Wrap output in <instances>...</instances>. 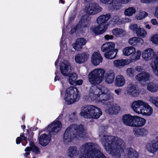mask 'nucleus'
I'll return each mask as SVG.
<instances>
[{"label": "nucleus", "instance_id": "f257e3e1", "mask_svg": "<svg viewBox=\"0 0 158 158\" xmlns=\"http://www.w3.org/2000/svg\"><path fill=\"white\" fill-rule=\"evenodd\" d=\"M102 143L105 150L114 156L121 158V154L124 153L125 143L121 139L108 135H103L101 139Z\"/></svg>", "mask_w": 158, "mask_h": 158}, {"label": "nucleus", "instance_id": "f03ea898", "mask_svg": "<svg viewBox=\"0 0 158 158\" xmlns=\"http://www.w3.org/2000/svg\"><path fill=\"white\" fill-rule=\"evenodd\" d=\"M97 94L98 102L105 105L106 112L110 114H117L120 110V106L117 104H112L113 97L111 94H107L103 92L101 89Z\"/></svg>", "mask_w": 158, "mask_h": 158}, {"label": "nucleus", "instance_id": "7ed1b4c3", "mask_svg": "<svg viewBox=\"0 0 158 158\" xmlns=\"http://www.w3.org/2000/svg\"><path fill=\"white\" fill-rule=\"evenodd\" d=\"M85 135V130L83 125L73 124L66 129L64 133L63 139L64 142H70L74 138H84Z\"/></svg>", "mask_w": 158, "mask_h": 158}, {"label": "nucleus", "instance_id": "20e7f679", "mask_svg": "<svg viewBox=\"0 0 158 158\" xmlns=\"http://www.w3.org/2000/svg\"><path fill=\"white\" fill-rule=\"evenodd\" d=\"M80 115L85 118L97 119L102 114L101 110L96 106L87 105L85 106Z\"/></svg>", "mask_w": 158, "mask_h": 158}, {"label": "nucleus", "instance_id": "39448f33", "mask_svg": "<svg viewBox=\"0 0 158 158\" xmlns=\"http://www.w3.org/2000/svg\"><path fill=\"white\" fill-rule=\"evenodd\" d=\"M105 72V70L101 68L94 70L88 75L89 82L94 85L99 84L104 79Z\"/></svg>", "mask_w": 158, "mask_h": 158}, {"label": "nucleus", "instance_id": "423d86ee", "mask_svg": "<svg viewBox=\"0 0 158 158\" xmlns=\"http://www.w3.org/2000/svg\"><path fill=\"white\" fill-rule=\"evenodd\" d=\"M79 91L75 86L70 87L66 90L64 100L68 105L73 103L80 98Z\"/></svg>", "mask_w": 158, "mask_h": 158}, {"label": "nucleus", "instance_id": "0eeeda50", "mask_svg": "<svg viewBox=\"0 0 158 158\" xmlns=\"http://www.w3.org/2000/svg\"><path fill=\"white\" fill-rule=\"evenodd\" d=\"M114 44L112 42L106 43L102 46L101 49L104 52L105 57L108 59L114 58L118 52L117 49H114Z\"/></svg>", "mask_w": 158, "mask_h": 158}, {"label": "nucleus", "instance_id": "6e6552de", "mask_svg": "<svg viewBox=\"0 0 158 158\" xmlns=\"http://www.w3.org/2000/svg\"><path fill=\"white\" fill-rule=\"evenodd\" d=\"M91 18L87 15L82 16L78 23L73 27H71L70 33L73 34L77 31L83 30V28H89L90 25Z\"/></svg>", "mask_w": 158, "mask_h": 158}, {"label": "nucleus", "instance_id": "1a4fd4ad", "mask_svg": "<svg viewBox=\"0 0 158 158\" xmlns=\"http://www.w3.org/2000/svg\"><path fill=\"white\" fill-rule=\"evenodd\" d=\"M61 74L65 76H68L69 83L71 85H73L75 83L77 78V75L76 73H69L68 72L69 66L64 63L61 64L60 68Z\"/></svg>", "mask_w": 158, "mask_h": 158}, {"label": "nucleus", "instance_id": "9d476101", "mask_svg": "<svg viewBox=\"0 0 158 158\" xmlns=\"http://www.w3.org/2000/svg\"><path fill=\"white\" fill-rule=\"evenodd\" d=\"M129 2V0H112L109 3V7L111 10H117L122 7V4H125Z\"/></svg>", "mask_w": 158, "mask_h": 158}, {"label": "nucleus", "instance_id": "9b49d317", "mask_svg": "<svg viewBox=\"0 0 158 158\" xmlns=\"http://www.w3.org/2000/svg\"><path fill=\"white\" fill-rule=\"evenodd\" d=\"M111 16V15L110 14L101 15L97 19V23L98 24L102 26L103 28L106 27L107 29L108 25L107 21Z\"/></svg>", "mask_w": 158, "mask_h": 158}, {"label": "nucleus", "instance_id": "f8f14e48", "mask_svg": "<svg viewBox=\"0 0 158 158\" xmlns=\"http://www.w3.org/2000/svg\"><path fill=\"white\" fill-rule=\"evenodd\" d=\"M131 29L135 33L138 37L144 38L147 34V31L144 28H140L137 24H134L130 27Z\"/></svg>", "mask_w": 158, "mask_h": 158}, {"label": "nucleus", "instance_id": "ddd939ff", "mask_svg": "<svg viewBox=\"0 0 158 158\" xmlns=\"http://www.w3.org/2000/svg\"><path fill=\"white\" fill-rule=\"evenodd\" d=\"M102 8L95 3L90 4L87 9L86 13L89 15L96 14L102 11Z\"/></svg>", "mask_w": 158, "mask_h": 158}, {"label": "nucleus", "instance_id": "4468645a", "mask_svg": "<svg viewBox=\"0 0 158 158\" xmlns=\"http://www.w3.org/2000/svg\"><path fill=\"white\" fill-rule=\"evenodd\" d=\"M135 119V115L132 116L130 114H124L122 117L123 123L126 126L130 127H134Z\"/></svg>", "mask_w": 158, "mask_h": 158}, {"label": "nucleus", "instance_id": "2eb2a0df", "mask_svg": "<svg viewBox=\"0 0 158 158\" xmlns=\"http://www.w3.org/2000/svg\"><path fill=\"white\" fill-rule=\"evenodd\" d=\"M155 53L153 50L151 48H148L143 51L142 54L143 58L146 60H152V61L155 60Z\"/></svg>", "mask_w": 158, "mask_h": 158}, {"label": "nucleus", "instance_id": "dca6fc26", "mask_svg": "<svg viewBox=\"0 0 158 158\" xmlns=\"http://www.w3.org/2000/svg\"><path fill=\"white\" fill-rule=\"evenodd\" d=\"M89 54L86 52L78 54L75 57L76 63L78 64H82L87 61L89 58Z\"/></svg>", "mask_w": 158, "mask_h": 158}, {"label": "nucleus", "instance_id": "f3484780", "mask_svg": "<svg viewBox=\"0 0 158 158\" xmlns=\"http://www.w3.org/2000/svg\"><path fill=\"white\" fill-rule=\"evenodd\" d=\"M144 102L141 100L135 101L132 103L131 107L135 112L138 114H140Z\"/></svg>", "mask_w": 158, "mask_h": 158}, {"label": "nucleus", "instance_id": "a211bd4d", "mask_svg": "<svg viewBox=\"0 0 158 158\" xmlns=\"http://www.w3.org/2000/svg\"><path fill=\"white\" fill-rule=\"evenodd\" d=\"M127 93L134 97H136L139 95V91L137 89L136 86L130 83L127 87Z\"/></svg>", "mask_w": 158, "mask_h": 158}, {"label": "nucleus", "instance_id": "6ab92c4d", "mask_svg": "<svg viewBox=\"0 0 158 158\" xmlns=\"http://www.w3.org/2000/svg\"><path fill=\"white\" fill-rule=\"evenodd\" d=\"M102 58L100 54L98 52H94L91 57V62L95 66L98 65L102 61Z\"/></svg>", "mask_w": 158, "mask_h": 158}, {"label": "nucleus", "instance_id": "aec40b11", "mask_svg": "<svg viewBox=\"0 0 158 158\" xmlns=\"http://www.w3.org/2000/svg\"><path fill=\"white\" fill-rule=\"evenodd\" d=\"M62 127L61 122L57 121L50 124V128H51V131H50V133L51 132H54L57 133L60 131ZM51 135L50 134V141L51 140Z\"/></svg>", "mask_w": 158, "mask_h": 158}, {"label": "nucleus", "instance_id": "412c9836", "mask_svg": "<svg viewBox=\"0 0 158 158\" xmlns=\"http://www.w3.org/2000/svg\"><path fill=\"white\" fill-rule=\"evenodd\" d=\"M140 114L146 116L151 115L153 113L152 108L146 103L144 102Z\"/></svg>", "mask_w": 158, "mask_h": 158}, {"label": "nucleus", "instance_id": "4be33fe9", "mask_svg": "<svg viewBox=\"0 0 158 158\" xmlns=\"http://www.w3.org/2000/svg\"><path fill=\"white\" fill-rule=\"evenodd\" d=\"M91 30L96 35H101L107 30L106 27L103 28L102 26L98 24V26L91 27Z\"/></svg>", "mask_w": 158, "mask_h": 158}, {"label": "nucleus", "instance_id": "5701e85b", "mask_svg": "<svg viewBox=\"0 0 158 158\" xmlns=\"http://www.w3.org/2000/svg\"><path fill=\"white\" fill-rule=\"evenodd\" d=\"M86 44V40L83 38L77 39L73 45V48L77 51H80L83 46Z\"/></svg>", "mask_w": 158, "mask_h": 158}, {"label": "nucleus", "instance_id": "b1692460", "mask_svg": "<svg viewBox=\"0 0 158 158\" xmlns=\"http://www.w3.org/2000/svg\"><path fill=\"white\" fill-rule=\"evenodd\" d=\"M150 77L149 74L148 73L145 72H143L138 74L135 77L137 80L139 81H148Z\"/></svg>", "mask_w": 158, "mask_h": 158}, {"label": "nucleus", "instance_id": "393cba45", "mask_svg": "<svg viewBox=\"0 0 158 158\" xmlns=\"http://www.w3.org/2000/svg\"><path fill=\"white\" fill-rule=\"evenodd\" d=\"M39 141L41 145L45 147L49 143V137L45 134H42L40 136Z\"/></svg>", "mask_w": 158, "mask_h": 158}, {"label": "nucleus", "instance_id": "a878e982", "mask_svg": "<svg viewBox=\"0 0 158 158\" xmlns=\"http://www.w3.org/2000/svg\"><path fill=\"white\" fill-rule=\"evenodd\" d=\"M143 42V40L142 38L137 37L131 38L128 41L129 43L133 46H139L142 45Z\"/></svg>", "mask_w": 158, "mask_h": 158}, {"label": "nucleus", "instance_id": "bb28decb", "mask_svg": "<svg viewBox=\"0 0 158 158\" xmlns=\"http://www.w3.org/2000/svg\"><path fill=\"white\" fill-rule=\"evenodd\" d=\"M67 155L71 158H74V156L79 154V151L75 146H71L68 150Z\"/></svg>", "mask_w": 158, "mask_h": 158}, {"label": "nucleus", "instance_id": "cd10ccee", "mask_svg": "<svg viewBox=\"0 0 158 158\" xmlns=\"http://www.w3.org/2000/svg\"><path fill=\"white\" fill-rule=\"evenodd\" d=\"M133 131L135 135L137 137L145 135L148 133V131L144 128H134Z\"/></svg>", "mask_w": 158, "mask_h": 158}, {"label": "nucleus", "instance_id": "c85d7f7f", "mask_svg": "<svg viewBox=\"0 0 158 158\" xmlns=\"http://www.w3.org/2000/svg\"><path fill=\"white\" fill-rule=\"evenodd\" d=\"M134 127H142L145 123L146 120L144 118L135 115V119L134 121Z\"/></svg>", "mask_w": 158, "mask_h": 158}, {"label": "nucleus", "instance_id": "c756f323", "mask_svg": "<svg viewBox=\"0 0 158 158\" xmlns=\"http://www.w3.org/2000/svg\"><path fill=\"white\" fill-rule=\"evenodd\" d=\"M125 82L124 77L122 75L117 76L115 81V85L118 87L123 86Z\"/></svg>", "mask_w": 158, "mask_h": 158}, {"label": "nucleus", "instance_id": "7c9ffc66", "mask_svg": "<svg viewBox=\"0 0 158 158\" xmlns=\"http://www.w3.org/2000/svg\"><path fill=\"white\" fill-rule=\"evenodd\" d=\"M115 78V73L113 72L109 73L105 75V80L106 82L108 84L112 83Z\"/></svg>", "mask_w": 158, "mask_h": 158}, {"label": "nucleus", "instance_id": "2f4dec72", "mask_svg": "<svg viewBox=\"0 0 158 158\" xmlns=\"http://www.w3.org/2000/svg\"><path fill=\"white\" fill-rule=\"evenodd\" d=\"M127 154L128 158H137L138 154L134 149L129 148L127 149Z\"/></svg>", "mask_w": 158, "mask_h": 158}, {"label": "nucleus", "instance_id": "473e14b6", "mask_svg": "<svg viewBox=\"0 0 158 158\" xmlns=\"http://www.w3.org/2000/svg\"><path fill=\"white\" fill-rule=\"evenodd\" d=\"M154 56L155 57L154 64L152 63H151V65L154 73L156 76H158V56L156 54V56Z\"/></svg>", "mask_w": 158, "mask_h": 158}, {"label": "nucleus", "instance_id": "72a5a7b5", "mask_svg": "<svg viewBox=\"0 0 158 158\" xmlns=\"http://www.w3.org/2000/svg\"><path fill=\"white\" fill-rule=\"evenodd\" d=\"M147 148L149 152L154 153L158 150V142L153 143L152 144H150L149 147L147 146Z\"/></svg>", "mask_w": 158, "mask_h": 158}, {"label": "nucleus", "instance_id": "f704fd0d", "mask_svg": "<svg viewBox=\"0 0 158 158\" xmlns=\"http://www.w3.org/2000/svg\"><path fill=\"white\" fill-rule=\"evenodd\" d=\"M114 64L115 66L117 67L123 66L127 64L126 60L124 59L115 60L114 61Z\"/></svg>", "mask_w": 158, "mask_h": 158}, {"label": "nucleus", "instance_id": "c9c22d12", "mask_svg": "<svg viewBox=\"0 0 158 158\" xmlns=\"http://www.w3.org/2000/svg\"><path fill=\"white\" fill-rule=\"evenodd\" d=\"M147 88L152 92H155L158 90V87L152 82H150L148 84Z\"/></svg>", "mask_w": 158, "mask_h": 158}, {"label": "nucleus", "instance_id": "e433bc0d", "mask_svg": "<svg viewBox=\"0 0 158 158\" xmlns=\"http://www.w3.org/2000/svg\"><path fill=\"white\" fill-rule=\"evenodd\" d=\"M136 11V10L134 7H129L125 10L124 13L126 16H131L135 13Z\"/></svg>", "mask_w": 158, "mask_h": 158}, {"label": "nucleus", "instance_id": "4c0bfd02", "mask_svg": "<svg viewBox=\"0 0 158 158\" xmlns=\"http://www.w3.org/2000/svg\"><path fill=\"white\" fill-rule=\"evenodd\" d=\"M141 54V52L140 51L138 50L136 52L135 51L133 53V57L132 58V60H137L139 59Z\"/></svg>", "mask_w": 158, "mask_h": 158}, {"label": "nucleus", "instance_id": "58836bf2", "mask_svg": "<svg viewBox=\"0 0 158 158\" xmlns=\"http://www.w3.org/2000/svg\"><path fill=\"white\" fill-rule=\"evenodd\" d=\"M26 135L27 136H28V140L29 141H33V135L34 133L33 132H30L29 130H27Z\"/></svg>", "mask_w": 158, "mask_h": 158}, {"label": "nucleus", "instance_id": "ea45409f", "mask_svg": "<svg viewBox=\"0 0 158 158\" xmlns=\"http://www.w3.org/2000/svg\"><path fill=\"white\" fill-rule=\"evenodd\" d=\"M150 101L156 106L158 107V97H152L150 99Z\"/></svg>", "mask_w": 158, "mask_h": 158}, {"label": "nucleus", "instance_id": "a19ab883", "mask_svg": "<svg viewBox=\"0 0 158 158\" xmlns=\"http://www.w3.org/2000/svg\"><path fill=\"white\" fill-rule=\"evenodd\" d=\"M113 19L114 20V21L115 23L117 24L120 25L123 23L122 21L118 16L114 17Z\"/></svg>", "mask_w": 158, "mask_h": 158}, {"label": "nucleus", "instance_id": "79ce46f5", "mask_svg": "<svg viewBox=\"0 0 158 158\" xmlns=\"http://www.w3.org/2000/svg\"><path fill=\"white\" fill-rule=\"evenodd\" d=\"M148 15V14L147 13L144 11H142L140 13L139 16V18L138 19H142L146 17Z\"/></svg>", "mask_w": 158, "mask_h": 158}, {"label": "nucleus", "instance_id": "37998d69", "mask_svg": "<svg viewBox=\"0 0 158 158\" xmlns=\"http://www.w3.org/2000/svg\"><path fill=\"white\" fill-rule=\"evenodd\" d=\"M32 151L35 154H38L40 153V149L37 146H35L32 148Z\"/></svg>", "mask_w": 158, "mask_h": 158}, {"label": "nucleus", "instance_id": "c03bdc74", "mask_svg": "<svg viewBox=\"0 0 158 158\" xmlns=\"http://www.w3.org/2000/svg\"><path fill=\"white\" fill-rule=\"evenodd\" d=\"M151 40L153 43L158 44V36H153L151 38Z\"/></svg>", "mask_w": 158, "mask_h": 158}, {"label": "nucleus", "instance_id": "a18cd8bd", "mask_svg": "<svg viewBox=\"0 0 158 158\" xmlns=\"http://www.w3.org/2000/svg\"><path fill=\"white\" fill-rule=\"evenodd\" d=\"M123 54L125 56H128L130 55L129 49L128 47H126L123 49Z\"/></svg>", "mask_w": 158, "mask_h": 158}, {"label": "nucleus", "instance_id": "49530a36", "mask_svg": "<svg viewBox=\"0 0 158 158\" xmlns=\"http://www.w3.org/2000/svg\"><path fill=\"white\" fill-rule=\"evenodd\" d=\"M129 49V52L130 53V55L131 54V59L133 58V53L135 51V48L133 47H128Z\"/></svg>", "mask_w": 158, "mask_h": 158}, {"label": "nucleus", "instance_id": "de8ad7c7", "mask_svg": "<svg viewBox=\"0 0 158 158\" xmlns=\"http://www.w3.org/2000/svg\"><path fill=\"white\" fill-rule=\"evenodd\" d=\"M124 32H125L123 30L120 29L118 34V35L116 36L119 37H123L125 35Z\"/></svg>", "mask_w": 158, "mask_h": 158}, {"label": "nucleus", "instance_id": "09e8293b", "mask_svg": "<svg viewBox=\"0 0 158 158\" xmlns=\"http://www.w3.org/2000/svg\"><path fill=\"white\" fill-rule=\"evenodd\" d=\"M157 0H140V1L143 3H150Z\"/></svg>", "mask_w": 158, "mask_h": 158}, {"label": "nucleus", "instance_id": "8fccbe9b", "mask_svg": "<svg viewBox=\"0 0 158 158\" xmlns=\"http://www.w3.org/2000/svg\"><path fill=\"white\" fill-rule=\"evenodd\" d=\"M46 130H47L48 131V133H49V124H48L46 127L39 131V135H40L41 133L42 132ZM49 134V133H48V134Z\"/></svg>", "mask_w": 158, "mask_h": 158}, {"label": "nucleus", "instance_id": "3c124183", "mask_svg": "<svg viewBox=\"0 0 158 158\" xmlns=\"http://www.w3.org/2000/svg\"><path fill=\"white\" fill-rule=\"evenodd\" d=\"M120 29V28H115L113 29L112 31V33L113 34L116 36L118 35V34L119 31Z\"/></svg>", "mask_w": 158, "mask_h": 158}, {"label": "nucleus", "instance_id": "603ef678", "mask_svg": "<svg viewBox=\"0 0 158 158\" xmlns=\"http://www.w3.org/2000/svg\"><path fill=\"white\" fill-rule=\"evenodd\" d=\"M105 39L106 40H112L114 38V36L112 35H106L105 36Z\"/></svg>", "mask_w": 158, "mask_h": 158}, {"label": "nucleus", "instance_id": "864d4df0", "mask_svg": "<svg viewBox=\"0 0 158 158\" xmlns=\"http://www.w3.org/2000/svg\"><path fill=\"white\" fill-rule=\"evenodd\" d=\"M21 138H22V141L24 140L26 142V143L24 144L22 143V144L24 146H25L26 144L27 143V141H28L27 139L28 138L25 136H24L22 137H21Z\"/></svg>", "mask_w": 158, "mask_h": 158}, {"label": "nucleus", "instance_id": "5fc2aeb1", "mask_svg": "<svg viewBox=\"0 0 158 158\" xmlns=\"http://www.w3.org/2000/svg\"><path fill=\"white\" fill-rule=\"evenodd\" d=\"M83 82V81L82 80H78L77 81L76 80V82L75 83L77 85H82Z\"/></svg>", "mask_w": 158, "mask_h": 158}, {"label": "nucleus", "instance_id": "6e6d98bb", "mask_svg": "<svg viewBox=\"0 0 158 158\" xmlns=\"http://www.w3.org/2000/svg\"><path fill=\"white\" fill-rule=\"evenodd\" d=\"M22 141V138L21 137H18L16 139V143L17 144H20Z\"/></svg>", "mask_w": 158, "mask_h": 158}, {"label": "nucleus", "instance_id": "4d7b16f0", "mask_svg": "<svg viewBox=\"0 0 158 158\" xmlns=\"http://www.w3.org/2000/svg\"><path fill=\"white\" fill-rule=\"evenodd\" d=\"M151 22L154 25H158V23L156 19H152L151 20Z\"/></svg>", "mask_w": 158, "mask_h": 158}, {"label": "nucleus", "instance_id": "13d9d810", "mask_svg": "<svg viewBox=\"0 0 158 158\" xmlns=\"http://www.w3.org/2000/svg\"><path fill=\"white\" fill-rule=\"evenodd\" d=\"M30 143H29V145L30 146V147L31 148H34L35 146V143L33 141H29Z\"/></svg>", "mask_w": 158, "mask_h": 158}, {"label": "nucleus", "instance_id": "bf43d9fd", "mask_svg": "<svg viewBox=\"0 0 158 158\" xmlns=\"http://www.w3.org/2000/svg\"><path fill=\"white\" fill-rule=\"evenodd\" d=\"M135 70L138 72H140L142 70V68L141 66H137L135 67Z\"/></svg>", "mask_w": 158, "mask_h": 158}, {"label": "nucleus", "instance_id": "052dcab7", "mask_svg": "<svg viewBox=\"0 0 158 158\" xmlns=\"http://www.w3.org/2000/svg\"><path fill=\"white\" fill-rule=\"evenodd\" d=\"M127 72L129 74H132L133 73V71L131 68H128Z\"/></svg>", "mask_w": 158, "mask_h": 158}, {"label": "nucleus", "instance_id": "680f3d73", "mask_svg": "<svg viewBox=\"0 0 158 158\" xmlns=\"http://www.w3.org/2000/svg\"><path fill=\"white\" fill-rule=\"evenodd\" d=\"M24 151L26 152H30L31 151H32V148L30 147H27L26 148Z\"/></svg>", "mask_w": 158, "mask_h": 158}, {"label": "nucleus", "instance_id": "e2e57ef3", "mask_svg": "<svg viewBox=\"0 0 158 158\" xmlns=\"http://www.w3.org/2000/svg\"><path fill=\"white\" fill-rule=\"evenodd\" d=\"M111 0H100V2L103 4L108 3Z\"/></svg>", "mask_w": 158, "mask_h": 158}, {"label": "nucleus", "instance_id": "0e129e2a", "mask_svg": "<svg viewBox=\"0 0 158 158\" xmlns=\"http://www.w3.org/2000/svg\"><path fill=\"white\" fill-rule=\"evenodd\" d=\"M37 127L35 128V127H31L29 129V131L30 132H33V131H36L37 129Z\"/></svg>", "mask_w": 158, "mask_h": 158}, {"label": "nucleus", "instance_id": "69168bd1", "mask_svg": "<svg viewBox=\"0 0 158 158\" xmlns=\"http://www.w3.org/2000/svg\"><path fill=\"white\" fill-rule=\"evenodd\" d=\"M30 152H26L23 154V156L25 158L27 157V156L30 155Z\"/></svg>", "mask_w": 158, "mask_h": 158}, {"label": "nucleus", "instance_id": "338daca9", "mask_svg": "<svg viewBox=\"0 0 158 158\" xmlns=\"http://www.w3.org/2000/svg\"><path fill=\"white\" fill-rule=\"evenodd\" d=\"M155 15L156 16L158 17V7L156 8V11L155 12Z\"/></svg>", "mask_w": 158, "mask_h": 158}, {"label": "nucleus", "instance_id": "774afa93", "mask_svg": "<svg viewBox=\"0 0 158 158\" xmlns=\"http://www.w3.org/2000/svg\"><path fill=\"white\" fill-rule=\"evenodd\" d=\"M25 116L24 114L23 115L22 117V119L23 122H25Z\"/></svg>", "mask_w": 158, "mask_h": 158}]
</instances>
